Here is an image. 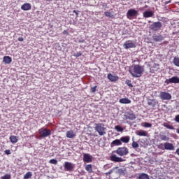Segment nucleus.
I'll return each mask as SVG.
<instances>
[{
  "mask_svg": "<svg viewBox=\"0 0 179 179\" xmlns=\"http://www.w3.org/2000/svg\"><path fill=\"white\" fill-rule=\"evenodd\" d=\"M129 72L133 78H141L145 72V66L135 64L133 67L129 68Z\"/></svg>",
  "mask_w": 179,
  "mask_h": 179,
  "instance_id": "obj_1",
  "label": "nucleus"
},
{
  "mask_svg": "<svg viewBox=\"0 0 179 179\" xmlns=\"http://www.w3.org/2000/svg\"><path fill=\"white\" fill-rule=\"evenodd\" d=\"M94 130L98 132L100 136H103V135H106V127L102 123H95L94 124Z\"/></svg>",
  "mask_w": 179,
  "mask_h": 179,
  "instance_id": "obj_2",
  "label": "nucleus"
},
{
  "mask_svg": "<svg viewBox=\"0 0 179 179\" xmlns=\"http://www.w3.org/2000/svg\"><path fill=\"white\" fill-rule=\"evenodd\" d=\"M116 153L119 156H127L128 153H129V151L128 150V148L126 147H122V148H118L116 150Z\"/></svg>",
  "mask_w": 179,
  "mask_h": 179,
  "instance_id": "obj_3",
  "label": "nucleus"
},
{
  "mask_svg": "<svg viewBox=\"0 0 179 179\" xmlns=\"http://www.w3.org/2000/svg\"><path fill=\"white\" fill-rule=\"evenodd\" d=\"M162 22H155L153 24H152L150 26V30H152L153 31H158V30H160L162 29Z\"/></svg>",
  "mask_w": 179,
  "mask_h": 179,
  "instance_id": "obj_4",
  "label": "nucleus"
},
{
  "mask_svg": "<svg viewBox=\"0 0 179 179\" xmlns=\"http://www.w3.org/2000/svg\"><path fill=\"white\" fill-rule=\"evenodd\" d=\"M135 16H138V10L135 9H129L127 13V19H132L135 17Z\"/></svg>",
  "mask_w": 179,
  "mask_h": 179,
  "instance_id": "obj_5",
  "label": "nucleus"
},
{
  "mask_svg": "<svg viewBox=\"0 0 179 179\" xmlns=\"http://www.w3.org/2000/svg\"><path fill=\"white\" fill-rule=\"evenodd\" d=\"M64 167L66 171H73L75 169V164H72V162H64Z\"/></svg>",
  "mask_w": 179,
  "mask_h": 179,
  "instance_id": "obj_6",
  "label": "nucleus"
},
{
  "mask_svg": "<svg viewBox=\"0 0 179 179\" xmlns=\"http://www.w3.org/2000/svg\"><path fill=\"white\" fill-rule=\"evenodd\" d=\"M39 134L41 138H47V136H50V135H51V130L48 129H41Z\"/></svg>",
  "mask_w": 179,
  "mask_h": 179,
  "instance_id": "obj_7",
  "label": "nucleus"
},
{
  "mask_svg": "<svg viewBox=\"0 0 179 179\" xmlns=\"http://www.w3.org/2000/svg\"><path fill=\"white\" fill-rule=\"evenodd\" d=\"M123 47L125 50H128L129 48H135L136 45L132 41H127L123 44Z\"/></svg>",
  "mask_w": 179,
  "mask_h": 179,
  "instance_id": "obj_8",
  "label": "nucleus"
},
{
  "mask_svg": "<svg viewBox=\"0 0 179 179\" xmlns=\"http://www.w3.org/2000/svg\"><path fill=\"white\" fill-rule=\"evenodd\" d=\"M159 97L162 100H171V94L166 92H160Z\"/></svg>",
  "mask_w": 179,
  "mask_h": 179,
  "instance_id": "obj_9",
  "label": "nucleus"
},
{
  "mask_svg": "<svg viewBox=\"0 0 179 179\" xmlns=\"http://www.w3.org/2000/svg\"><path fill=\"white\" fill-rule=\"evenodd\" d=\"M166 85H170V83H179V78L177 76H173L169 79L165 80Z\"/></svg>",
  "mask_w": 179,
  "mask_h": 179,
  "instance_id": "obj_10",
  "label": "nucleus"
},
{
  "mask_svg": "<svg viewBox=\"0 0 179 179\" xmlns=\"http://www.w3.org/2000/svg\"><path fill=\"white\" fill-rule=\"evenodd\" d=\"M110 159L111 162H114L115 163H121L122 162H124L122 158L118 157L115 155H111Z\"/></svg>",
  "mask_w": 179,
  "mask_h": 179,
  "instance_id": "obj_11",
  "label": "nucleus"
},
{
  "mask_svg": "<svg viewBox=\"0 0 179 179\" xmlns=\"http://www.w3.org/2000/svg\"><path fill=\"white\" fill-rule=\"evenodd\" d=\"M124 117L126 120H131V121L136 118V116L133 113H126Z\"/></svg>",
  "mask_w": 179,
  "mask_h": 179,
  "instance_id": "obj_12",
  "label": "nucleus"
},
{
  "mask_svg": "<svg viewBox=\"0 0 179 179\" xmlns=\"http://www.w3.org/2000/svg\"><path fill=\"white\" fill-rule=\"evenodd\" d=\"M92 162H93V159L92 158V156H90L89 154L83 155V162L84 163H92Z\"/></svg>",
  "mask_w": 179,
  "mask_h": 179,
  "instance_id": "obj_13",
  "label": "nucleus"
},
{
  "mask_svg": "<svg viewBox=\"0 0 179 179\" xmlns=\"http://www.w3.org/2000/svg\"><path fill=\"white\" fill-rule=\"evenodd\" d=\"M166 150H174V145L171 143H165L164 144Z\"/></svg>",
  "mask_w": 179,
  "mask_h": 179,
  "instance_id": "obj_14",
  "label": "nucleus"
},
{
  "mask_svg": "<svg viewBox=\"0 0 179 179\" xmlns=\"http://www.w3.org/2000/svg\"><path fill=\"white\" fill-rule=\"evenodd\" d=\"M107 78L110 82H117L119 79L118 76H114L112 73H108Z\"/></svg>",
  "mask_w": 179,
  "mask_h": 179,
  "instance_id": "obj_15",
  "label": "nucleus"
},
{
  "mask_svg": "<svg viewBox=\"0 0 179 179\" xmlns=\"http://www.w3.org/2000/svg\"><path fill=\"white\" fill-rule=\"evenodd\" d=\"M22 10H30L31 9V4L25 3L21 6Z\"/></svg>",
  "mask_w": 179,
  "mask_h": 179,
  "instance_id": "obj_16",
  "label": "nucleus"
},
{
  "mask_svg": "<svg viewBox=\"0 0 179 179\" xmlns=\"http://www.w3.org/2000/svg\"><path fill=\"white\" fill-rule=\"evenodd\" d=\"M121 145H122V143L121 142V140H120V139L114 140L110 143L111 148H114V146H121Z\"/></svg>",
  "mask_w": 179,
  "mask_h": 179,
  "instance_id": "obj_17",
  "label": "nucleus"
},
{
  "mask_svg": "<svg viewBox=\"0 0 179 179\" xmlns=\"http://www.w3.org/2000/svg\"><path fill=\"white\" fill-rule=\"evenodd\" d=\"M159 102H157L156 100L155 99H149L148 101V106H150L151 107H156V106H157Z\"/></svg>",
  "mask_w": 179,
  "mask_h": 179,
  "instance_id": "obj_18",
  "label": "nucleus"
},
{
  "mask_svg": "<svg viewBox=\"0 0 179 179\" xmlns=\"http://www.w3.org/2000/svg\"><path fill=\"white\" fill-rule=\"evenodd\" d=\"M152 38H153L154 41H156L157 43L159 41H163L164 38L162 35H154L152 36Z\"/></svg>",
  "mask_w": 179,
  "mask_h": 179,
  "instance_id": "obj_19",
  "label": "nucleus"
},
{
  "mask_svg": "<svg viewBox=\"0 0 179 179\" xmlns=\"http://www.w3.org/2000/svg\"><path fill=\"white\" fill-rule=\"evenodd\" d=\"M120 104H131V100L128 98H122L119 100Z\"/></svg>",
  "mask_w": 179,
  "mask_h": 179,
  "instance_id": "obj_20",
  "label": "nucleus"
},
{
  "mask_svg": "<svg viewBox=\"0 0 179 179\" xmlns=\"http://www.w3.org/2000/svg\"><path fill=\"white\" fill-rule=\"evenodd\" d=\"M66 138H69L70 139H72V138H75V136H76V135L75 134L73 131L70 130L66 132Z\"/></svg>",
  "mask_w": 179,
  "mask_h": 179,
  "instance_id": "obj_21",
  "label": "nucleus"
},
{
  "mask_svg": "<svg viewBox=\"0 0 179 179\" xmlns=\"http://www.w3.org/2000/svg\"><path fill=\"white\" fill-rule=\"evenodd\" d=\"M155 15L152 11H145L143 13V17H152Z\"/></svg>",
  "mask_w": 179,
  "mask_h": 179,
  "instance_id": "obj_22",
  "label": "nucleus"
},
{
  "mask_svg": "<svg viewBox=\"0 0 179 179\" xmlns=\"http://www.w3.org/2000/svg\"><path fill=\"white\" fill-rule=\"evenodd\" d=\"M3 62L5 64H10V62H12V57L9 56H4L3 58Z\"/></svg>",
  "mask_w": 179,
  "mask_h": 179,
  "instance_id": "obj_23",
  "label": "nucleus"
},
{
  "mask_svg": "<svg viewBox=\"0 0 179 179\" xmlns=\"http://www.w3.org/2000/svg\"><path fill=\"white\" fill-rule=\"evenodd\" d=\"M136 135L138 136H148V131L145 130H140L137 131Z\"/></svg>",
  "mask_w": 179,
  "mask_h": 179,
  "instance_id": "obj_24",
  "label": "nucleus"
},
{
  "mask_svg": "<svg viewBox=\"0 0 179 179\" xmlns=\"http://www.w3.org/2000/svg\"><path fill=\"white\" fill-rule=\"evenodd\" d=\"M85 170L87 171V173H93V165L87 164L85 166Z\"/></svg>",
  "mask_w": 179,
  "mask_h": 179,
  "instance_id": "obj_25",
  "label": "nucleus"
},
{
  "mask_svg": "<svg viewBox=\"0 0 179 179\" xmlns=\"http://www.w3.org/2000/svg\"><path fill=\"white\" fill-rule=\"evenodd\" d=\"M17 136H10V142H11V143H17Z\"/></svg>",
  "mask_w": 179,
  "mask_h": 179,
  "instance_id": "obj_26",
  "label": "nucleus"
},
{
  "mask_svg": "<svg viewBox=\"0 0 179 179\" xmlns=\"http://www.w3.org/2000/svg\"><path fill=\"white\" fill-rule=\"evenodd\" d=\"M120 142H123V143H128L129 142V136H122L120 138Z\"/></svg>",
  "mask_w": 179,
  "mask_h": 179,
  "instance_id": "obj_27",
  "label": "nucleus"
},
{
  "mask_svg": "<svg viewBox=\"0 0 179 179\" xmlns=\"http://www.w3.org/2000/svg\"><path fill=\"white\" fill-rule=\"evenodd\" d=\"M138 179H150L149 175L146 173H140L138 176Z\"/></svg>",
  "mask_w": 179,
  "mask_h": 179,
  "instance_id": "obj_28",
  "label": "nucleus"
},
{
  "mask_svg": "<svg viewBox=\"0 0 179 179\" xmlns=\"http://www.w3.org/2000/svg\"><path fill=\"white\" fill-rule=\"evenodd\" d=\"M104 15L106 16V17H110V19H114V15H113V13H111V12L110 11L104 12Z\"/></svg>",
  "mask_w": 179,
  "mask_h": 179,
  "instance_id": "obj_29",
  "label": "nucleus"
},
{
  "mask_svg": "<svg viewBox=\"0 0 179 179\" xmlns=\"http://www.w3.org/2000/svg\"><path fill=\"white\" fill-rule=\"evenodd\" d=\"M163 126L165 127V128H167V129H174V127L171 124H169V123L167 122H164L163 124Z\"/></svg>",
  "mask_w": 179,
  "mask_h": 179,
  "instance_id": "obj_30",
  "label": "nucleus"
},
{
  "mask_svg": "<svg viewBox=\"0 0 179 179\" xmlns=\"http://www.w3.org/2000/svg\"><path fill=\"white\" fill-rule=\"evenodd\" d=\"M31 177H33V173L29 171L24 176L23 179H29L31 178Z\"/></svg>",
  "mask_w": 179,
  "mask_h": 179,
  "instance_id": "obj_31",
  "label": "nucleus"
},
{
  "mask_svg": "<svg viewBox=\"0 0 179 179\" xmlns=\"http://www.w3.org/2000/svg\"><path fill=\"white\" fill-rule=\"evenodd\" d=\"M173 64H174L176 66L179 67V57H174L173 60Z\"/></svg>",
  "mask_w": 179,
  "mask_h": 179,
  "instance_id": "obj_32",
  "label": "nucleus"
},
{
  "mask_svg": "<svg viewBox=\"0 0 179 179\" xmlns=\"http://www.w3.org/2000/svg\"><path fill=\"white\" fill-rule=\"evenodd\" d=\"M117 169H118L117 166L113 167L112 169H110L108 172L106 173V176H108V174H113V173H114L115 170H117Z\"/></svg>",
  "mask_w": 179,
  "mask_h": 179,
  "instance_id": "obj_33",
  "label": "nucleus"
},
{
  "mask_svg": "<svg viewBox=\"0 0 179 179\" xmlns=\"http://www.w3.org/2000/svg\"><path fill=\"white\" fill-rule=\"evenodd\" d=\"M115 129L117 131V132H122V131H124V129L121 127L120 125L115 126Z\"/></svg>",
  "mask_w": 179,
  "mask_h": 179,
  "instance_id": "obj_34",
  "label": "nucleus"
},
{
  "mask_svg": "<svg viewBox=\"0 0 179 179\" xmlns=\"http://www.w3.org/2000/svg\"><path fill=\"white\" fill-rule=\"evenodd\" d=\"M50 164H55L57 165L58 164V161L55 159H52L49 161Z\"/></svg>",
  "mask_w": 179,
  "mask_h": 179,
  "instance_id": "obj_35",
  "label": "nucleus"
},
{
  "mask_svg": "<svg viewBox=\"0 0 179 179\" xmlns=\"http://www.w3.org/2000/svg\"><path fill=\"white\" fill-rule=\"evenodd\" d=\"M132 148H134V149H135L136 148H139V144H138V143L136 141H133Z\"/></svg>",
  "mask_w": 179,
  "mask_h": 179,
  "instance_id": "obj_36",
  "label": "nucleus"
},
{
  "mask_svg": "<svg viewBox=\"0 0 179 179\" xmlns=\"http://www.w3.org/2000/svg\"><path fill=\"white\" fill-rule=\"evenodd\" d=\"M158 149H161L162 150H166V148H164V144L160 143L157 145Z\"/></svg>",
  "mask_w": 179,
  "mask_h": 179,
  "instance_id": "obj_37",
  "label": "nucleus"
},
{
  "mask_svg": "<svg viewBox=\"0 0 179 179\" xmlns=\"http://www.w3.org/2000/svg\"><path fill=\"white\" fill-rule=\"evenodd\" d=\"M126 85H127V86H129V87H134V85H132V83H131V80H127Z\"/></svg>",
  "mask_w": 179,
  "mask_h": 179,
  "instance_id": "obj_38",
  "label": "nucleus"
},
{
  "mask_svg": "<svg viewBox=\"0 0 179 179\" xmlns=\"http://www.w3.org/2000/svg\"><path fill=\"white\" fill-rule=\"evenodd\" d=\"M1 179H10V174H6L1 177Z\"/></svg>",
  "mask_w": 179,
  "mask_h": 179,
  "instance_id": "obj_39",
  "label": "nucleus"
},
{
  "mask_svg": "<svg viewBox=\"0 0 179 179\" xmlns=\"http://www.w3.org/2000/svg\"><path fill=\"white\" fill-rule=\"evenodd\" d=\"M160 139H162V141H169V137L164 135H161Z\"/></svg>",
  "mask_w": 179,
  "mask_h": 179,
  "instance_id": "obj_40",
  "label": "nucleus"
},
{
  "mask_svg": "<svg viewBox=\"0 0 179 179\" xmlns=\"http://www.w3.org/2000/svg\"><path fill=\"white\" fill-rule=\"evenodd\" d=\"M81 55H82V53H81L80 52H77V53H74V54H73V57H76V58H78V57H81Z\"/></svg>",
  "mask_w": 179,
  "mask_h": 179,
  "instance_id": "obj_41",
  "label": "nucleus"
},
{
  "mask_svg": "<svg viewBox=\"0 0 179 179\" xmlns=\"http://www.w3.org/2000/svg\"><path fill=\"white\" fill-rule=\"evenodd\" d=\"M144 127H145V128H150L152 127V124L148 123V122H145Z\"/></svg>",
  "mask_w": 179,
  "mask_h": 179,
  "instance_id": "obj_42",
  "label": "nucleus"
},
{
  "mask_svg": "<svg viewBox=\"0 0 179 179\" xmlns=\"http://www.w3.org/2000/svg\"><path fill=\"white\" fill-rule=\"evenodd\" d=\"M97 89V85H95L94 87L91 88V92L94 93L96 92V90Z\"/></svg>",
  "mask_w": 179,
  "mask_h": 179,
  "instance_id": "obj_43",
  "label": "nucleus"
},
{
  "mask_svg": "<svg viewBox=\"0 0 179 179\" xmlns=\"http://www.w3.org/2000/svg\"><path fill=\"white\" fill-rule=\"evenodd\" d=\"M73 13L76 15V17H79V13L77 10H74Z\"/></svg>",
  "mask_w": 179,
  "mask_h": 179,
  "instance_id": "obj_44",
  "label": "nucleus"
},
{
  "mask_svg": "<svg viewBox=\"0 0 179 179\" xmlns=\"http://www.w3.org/2000/svg\"><path fill=\"white\" fill-rule=\"evenodd\" d=\"M4 153H5L6 155H10V150H6L4 151Z\"/></svg>",
  "mask_w": 179,
  "mask_h": 179,
  "instance_id": "obj_45",
  "label": "nucleus"
},
{
  "mask_svg": "<svg viewBox=\"0 0 179 179\" xmlns=\"http://www.w3.org/2000/svg\"><path fill=\"white\" fill-rule=\"evenodd\" d=\"M24 38L23 37H19L18 38V41H24Z\"/></svg>",
  "mask_w": 179,
  "mask_h": 179,
  "instance_id": "obj_46",
  "label": "nucleus"
},
{
  "mask_svg": "<svg viewBox=\"0 0 179 179\" xmlns=\"http://www.w3.org/2000/svg\"><path fill=\"white\" fill-rule=\"evenodd\" d=\"M158 179H166V178L164 177H159Z\"/></svg>",
  "mask_w": 179,
  "mask_h": 179,
  "instance_id": "obj_47",
  "label": "nucleus"
},
{
  "mask_svg": "<svg viewBox=\"0 0 179 179\" xmlns=\"http://www.w3.org/2000/svg\"><path fill=\"white\" fill-rule=\"evenodd\" d=\"M171 1H166V3H171Z\"/></svg>",
  "mask_w": 179,
  "mask_h": 179,
  "instance_id": "obj_48",
  "label": "nucleus"
},
{
  "mask_svg": "<svg viewBox=\"0 0 179 179\" xmlns=\"http://www.w3.org/2000/svg\"><path fill=\"white\" fill-rule=\"evenodd\" d=\"M177 134H179V129L176 130Z\"/></svg>",
  "mask_w": 179,
  "mask_h": 179,
  "instance_id": "obj_49",
  "label": "nucleus"
},
{
  "mask_svg": "<svg viewBox=\"0 0 179 179\" xmlns=\"http://www.w3.org/2000/svg\"><path fill=\"white\" fill-rule=\"evenodd\" d=\"M66 32V31H63L64 34H65Z\"/></svg>",
  "mask_w": 179,
  "mask_h": 179,
  "instance_id": "obj_50",
  "label": "nucleus"
},
{
  "mask_svg": "<svg viewBox=\"0 0 179 179\" xmlns=\"http://www.w3.org/2000/svg\"><path fill=\"white\" fill-rule=\"evenodd\" d=\"M84 42H85V41H80V43H84Z\"/></svg>",
  "mask_w": 179,
  "mask_h": 179,
  "instance_id": "obj_51",
  "label": "nucleus"
},
{
  "mask_svg": "<svg viewBox=\"0 0 179 179\" xmlns=\"http://www.w3.org/2000/svg\"><path fill=\"white\" fill-rule=\"evenodd\" d=\"M103 6H106V3H103Z\"/></svg>",
  "mask_w": 179,
  "mask_h": 179,
  "instance_id": "obj_52",
  "label": "nucleus"
},
{
  "mask_svg": "<svg viewBox=\"0 0 179 179\" xmlns=\"http://www.w3.org/2000/svg\"><path fill=\"white\" fill-rule=\"evenodd\" d=\"M107 166H108V165H105V167H107Z\"/></svg>",
  "mask_w": 179,
  "mask_h": 179,
  "instance_id": "obj_53",
  "label": "nucleus"
},
{
  "mask_svg": "<svg viewBox=\"0 0 179 179\" xmlns=\"http://www.w3.org/2000/svg\"><path fill=\"white\" fill-rule=\"evenodd\" d=\"M47 1H52V0H47Z\"/></svg>",
  "mask_w": 179,
  "mask_h": 179,
  "instance_id": "obj_54",
  "label": "nucleus"
}]
</instances>
